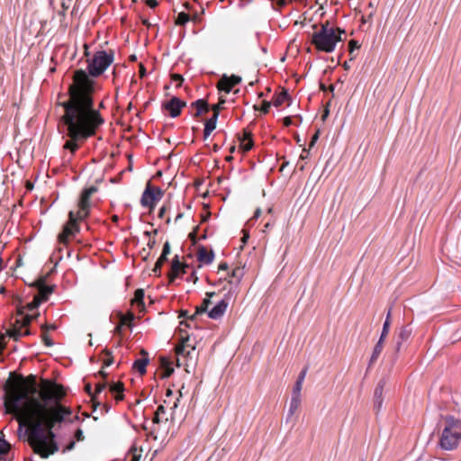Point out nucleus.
Instances as JSON below:
<instances>
[{
    "instance_id": "24",
    "label": "nucleus",
    "mask_w": 461,
    "mask_h": 461,
    "mask_svg": "<svg viewBox=\"0 0 461 461\" xmlns=\"http://www.w3.org/2000/svg\"><path fill=\"white\" fill-rule=\"evenodd\" d=\"M383 348H384V340L379 339L377 341V343L375 344V348H374L372 356L370 357L369 366H371L373 363H375L377 360V358H378L379 355L381 354Z\"/></svg>"
},
{
    "instance_id": "21",
    "label": "nucleus",
    "mask_w": 461,
    "mask_h": 461,
    "mask_svg": "<svg viewBox=\"0 0 461 461\" xmlns=\"http://www.w3.org/2000/svg\"><path fill=\"white\" fill-rule=\"evenodd\" d=\"M233 86L229 81V76L223 75L218 83V89L229 94L232 90Z\"/></svg>"
},
{
    "instance_id": "44",
    "label": "nucleus",
    "mask_w": 461,
    "mask_h": 461,
    "mask_svg": "<svg viewBox=\"0 0 461 461\" xmlns=\"http://www.w3.org/2000/svg\"><path fill=\"white\" fill-rule=\"evenodd\" d=\"M239 139L240 140H244V141H249V140H252V134L245 130L242 133V136H240Z\"/></svg>"
},
{
    "instance_id": "34",
    "label": "nucleus",
    "mask_w": 461,
    "mask_h": 461,
    "mask_svg": "<svg viewBox=\"0 0 461 461\" xmlns=\"http://www.w3.org/2000/svg\"><path fill=\"white\" fill-rule=\"evenodd\" d=\"M131 461H140L141 457V454L138 451L135 447H132L130 449Z\"/></svg>"
},
{
    "instance_id": "19",
    "label": "nucleus",
    "mask_w": 461,
    "mask_h": 461,
    "mask_svg": "<svg viewBox=\"0 0 461 461\" xmlns=\"http://www.w3.org/2000/svg\"><path fill=\"white\" fill-rule=\"evenodd\" d=\"M411 334V328L410 326H404L401 329L397 340H396V349L399 350L402 344L408 340Z\"/></svg>"
},
{
    "instance_id": "61",
    "label": "nucleus",
    "mask_w": 461,
    "mask_h": 461,
    "mask_svg": "<svg viewBox=\"0 0 461 461\" xmlns=\"http://www.w3.org/2000/svg\"><path fill=\"white\" fill-rule=\"evenodd\" d=\"M334 30L336 31V33L339 34L340 36L345 33V30L341 29V28L338 27V28H336Z\"/></svg>"
},
{
    "instance_id": "28",
    "label": "nucleus",
    "mask_w": 461,
    "mask_h": 461,
    "mask_svg": "<svg viewBox=\"0 0 461 461\" xmlns=\"http://www.w3.org/2000/svg\"><path fill=\"white\" fill-rule=\"evenodd\" d=\"M133 319H134V315H133L132 313H131V314L129 315V317H125V316L122 315V317H121V323H120V324H118V325L115 327L114 331H115L116 333H120V332H121V330H122V325L126 324V323H127V321H132Z\"/></svg>"
},
{
    "instance_id": "27",
    "label": "nucleus",
    "mask_w": 461,
    "mask_h": 461,
    "mask_svg": "<svg viewBox=\"0 0 461 461\" xmlns=\"http://www.w3.org/2000/svg\"><path fill=\"white\" fill-rule=\"evenodd\" d=\"M190 20V17H189V14L185 13V12H181L177 14L176 18V23L177 25H185V23H187Z\"/></svg>"
},
{
    "instance_id": "59",
    "label": "nucleus",
    "mask_w": 461,
    "mask_h": 461,
    "mask_svg": "<svg viewBox=\"0 0 461 461\" xmlns=\"http://www.w3.org/2000/svg\"><path fill=\"white\" fill-rule=\"evenodd\" d=\"M211 133H212L211 131H209V130L204 128V130H203V138L207 139L211 135Z\"/></svg>"
},
{
    "instance_id": "50",
    "label": "nucleus",
    "mask_w": 461,
    "mask_h": 461,
    "mask_svg": "<svg viewBox=\"0 0 461 461\" xmlns=\"http://www.w3.org/2000/svg\"><path fill=\"white\" fill-rule=\"evenodd\" d=\"M146 4L149 7L155 8L158 5V0H147Z\"/></svg>"
},
{
    "instance_id": "46",
    "label": "nucleus",
    "mask_w": 461,
    "mask_h": 461,
    "mask_svg": "<svg viewBox=\"0 0 461 461\" xmlns=\"http://www.w3.org/2000/svg\"><path fill=\"white\" fill-rule=\"evenodd\" d=\"M319 134H320V131H317L312 136V139H311V142H310V148L313 147L316 143V141L318 140L319 139Z\"/></svg>"
},
{
    "instance_id": "17",
    "label": "nucleus",
    "mask_w": 461,
    "mask_h": 461,
    "mask_svg": "<svg viewBox=\"0 0 461 461\" xmlns=\"http://www.w3.org/2000/svg\"><path fill=\"white\" fill-rule=\"evenodd\" d=\"M141 354L144 356L141 358H138L133 363V368H135L140 375H144L146 373V366L149 362L148 357V353L144 349L141 350Z\"/></svg>"
},
{
    "instance_id": "48",
    "label": "nucleus",
    "mask_w": 461,
    "mask_h": 461,
    "mask_svg": "<svg viewBox=\"0 0 461 461\" xmlns=\"http://www.w3.org/2000/svg\"><path fill=\"white\" fill-rule=\"evenodd\" d=\"M172 79L174 81H177L178 82L177 86H179L181 85V83L184 81L183 77L181 75H179V74H173L172 75Z\"/></svg>"
},
{
    "instance_id": "11",
    "label": "nucleus",
    "mask_w": 461,
    "mask_h": 461,
    "mask_svg": "<svg viewBox=\"0 0 461 461\" xmlns=\"http://www.w3.org/2000/svg\"><path fill=\"white\" fill-rule=\"evenodd\" d=\"M186 106V102L173 96L169 101L163 103L162 107L169 112L172 118L177 117L181 113L182 108Z\"/></svg>"
},
{
    "instance_id": "57",
    "label": "nucleus",
    "mask_w": 461,
    "mask_h": 461,
    "mask_svg": "<svg viewBox=\"0 0 461 461\" xmlns=\"http://www.w3.org/2000/svg\"><path fill=\"white\" fill-rule=\"evenodd\" d=\"M156 244V240L153 239H149V242H148V247L151 249H153V247L155 246Z\"/></svg>"
},
{
    "instance_id": "43",
    "label": "nucleus",
    "mask_w": 461,
    "mask_h": 461,
    "mask_svg": "<svg viewBox=\"0 0 461 461\" xmlns=\"http://www.w3.org/2000/svg\"><path fill=\"white\" fill-rule=\"evenodd\" d=\"M271 104H272V103L264 101L262 104V106H261V112L263 113H267L269 112Z\"/></svg>"
},
{
    "instance_id": "51",
    "label": "nucleus",
    "mask_w": 461,
    "mask_h": 461,
    "mask_svg": "<svg viewBox=\"0 0 461 461\" xmlns=\"http://www.w3.org/2000/svg\"><path fill=\"white\" fill-rule=\"evenodd\" d=\"M140 254L142 255L144 260H147L148 257L149 256V252L146 249H143L140 251Z\"/></svg>"
},
{
    "instance_id": "39",
    "label": "nucleus",
    "mask_w": 461,
    "mask_h": 461,
    "mask_svg": "<svg viewBox=\"0 0 461 461\" xmlns=\"http://www.w3.org/2000/svg\"><path fill=\"white\" fill-rule=\"evenodd\" d=\"M170 254V244L168 241H166L163 249L162 253L160 256H162V259H167V256Z\"/></svg>"
},
{
    "instance_id": "1",
    "label": "nucleus",
    "mask_w": 461,
    "mask_h": 461,
    "mask_svg": "<svg viewBox=\"0 0 461 461\" xmlns=\"http://www.w3.org/2000/svg\"><path fill=\"white\" fill-rule=\"evenodd\" d=\"M113 60V50H98L88 59V72L83 69L74 72L69 98L62 104L65 113L61 117L62 132L68 138L64 149H68L72 155L84 141L95 136L104 123L99 109L95 108L93 95L95 82L90 77H97L104 74Z\"/></svg>"
},
{
    "instance_id": "55",
    "label": "nucleus",
    "mask_w": 461,
    "mask_h": 461,
    "mask_svg": "<svg viewBox=\"0 0 461 461\" xmlns=\"http://www.w3.org/2000/svg\"><path fill=\"white\" fill-rule=\"evenodd\" d=\"M260 215H261V209H260V208H258V209L255 211L254 215H253V217H252V219H251V220H253V219H258V217H260Z\"/></svg>"
},
{
    "instance_id": "3",
    "label": "nucleus",
    "mask_w": 461,
    "mask_h": 461,
    "mask_svg": "<svg viewBox=\"0 0 461 461\" xmlns=\"http://www.w3.org/2000/svg\"><path fill=\"white\" fill-rule=\"evenodd\" d=\"M97 192V187L91 185L85 188L80 194L78 200V211L75 213L73 211L68 212V221L64 224L62 231L59 234V242L67 245L69 239L75 237L80 229L77 224L78 221L85 220L90 213L91 202L90 197Z\"/></svg>"
},
{
    "instance_id": "41",
    "label": "nucleus",
    "mask_w": 461,
    "mask_h": 461,
    "mask_svg": "<svg viewBox=\"0 0 461 461\" xmlns=\"http://www.w3.org/2000/svg\"><path fill=\"white\" fill-rule=\"evenodd\" d=\"M229 81L231 83V85L234 86L241 82V77L237 75H231L229 77Z\"/></svg>"
},
{
    "instance_id": "32",
    "label": "nucleus",
    "mask_w": 461,
    "mask_h": 461,
    "mask_svg": "<svg viewBox=\"0 0 461 461\" xmlns=\"http://www.w3.org/2000/svg\"><path fill=\"white\" fill-rule=\"evenodd\" d=\"M104 354L107 357L104 361V366H110L113 363V357L112 356V351L107 349V348H104L103 350Z\"/></svg>"
},
{
    "instance_id": "42",
    "label": "nucleus",
    "mask_w": 461,
    "mask_h": 461,
    "mask_svg": "<svg viewBox=\"0 0 461 461\" xmlns=\"http://www.w3.org/2000/svg\"><path fill=\"white\" fill-rule=\"evenodd\" d=\"M106 387V384H97L95 386V393H94L93 399L96 397V394L101 393Z\"/></svg>"
},
{
    "instance_id": "53",
    "label": "nucleus",
    "mask_w": 461,
    "mask_h": 461,
    "mask_svg": "<svg viewBox=\"0 0 461 461\" xmlns=\"http://www.w3.org/2000/svg\"><path fill=\"white\" fill-rule=\"evenodd\" d=\"M167 211V207L166 206H162L159 211H158V217L159 218H163L165 212Z\"/></svg>"
},
{
    "instance_id": "29",
    "label": "nucleus",
    "mask_w": 461,
    "mask_h": 461,
    "mask_svg": "<svg viewBox=\"0 0 461 461\" xmlns=\"http://www.w3.org/2000/svg\"><path fill=\"white\" fill-rule=\"evenodd\" d=\"M42 333H41V339L44 342V344L47 347H52L54 345L52 339L50 338V336L46 332V325L41 326Z\"/></svg>"
},
{
    "instance_id": "35",
    "label": "nucleus",
    "mask_w": 461,
    "mask_h": 461,
    "mask_svg": "<svg viewBox=\"0 0 461 461\" xmlns=\"http://www.w3.org/2000/svg\"><path fill=\"white\" fill-rule=\"evenodd\" d=\"M176 352L178 356H189L190 350H186V347L185 344L179 345L176 348Z\"/></svg>"
},
{
    "instance_id": "31",
    "label": "nucleus",
    "mask_w": 461,
    "mask_h": 461,
    "mask_svg": "<svg viewBox=\"0 0 461 461\" xmlns=\"http://www.w3.org/2000/svg\"><path fill=\"white\" fill-rule=\"evenodd\" d=\"M144 291L143 289H137L134 293V302L138 304L144 305Z\"/></svg>"
},
{
    "instance_id": "47",
    "label": "nucleus",
    "mask_w": 461,
    "mask_h": 461,
    "mask_svg": "<svg viewBox=\"0 0 461 461\" xmlns=\"http://www.w3.org/2000/svg\"><path fill=\"white\" fill-rule=\"evenodd\" d=\"M75 438H77V440L80 441V440H83L84 439V434H83V430L81 429H77L75 432Z\"/></svg>"
},
{
    "instance_id": "15",
    "label": "nucleus",
    "mask_w": 461,
    "mask_h": 461,
    "mask_svg": "<svg viewBox=\"0 0 461 461\" xmlns=\"http://www.w3.org/2000/svg\"><path fill=\"white\" fill-rule=\"evenodd\" d=\"M197 259L201 263H203L205 265H209L214 259V252L212 250L208 251L205 247L201 246L198 249Z\"/></svg>"
},
{
    "instance_id": "13",
    "label": "nucleus",
    "mask_w": 461,
    "mask_h": 461,
    "mask_svg": "<svg viewBox=\"0 0 461 461\" xmlns=\"http://www.w3.org/2000/svg\"><path fill=\"white\" fill-rule=\"evenodd\" d=\"M188 267L187 265H184L179 260L178 255H176L171 262V278L170 282L172 283L175 278L178 277L181 274L185 273V268Z\"/></svg>"
},
{
    "instance_id": "7",
    "label": "nucleus",
    "mask_w": 461,
    "mask_h": 461,
    "mask_svg": "<svg viewBox=\"0 0 461 461\" xmlns=\"http://www.w3.org/2000/svg\"><path fill=\"white\" fill-rule=\"evenodd\" d=\"M32 383L31 386L22 391L18 390L19 394H24L27 398H35L45 402L46 406H50V403H53V406L60 405L59 402L66 395L65 389L61 384L53 383L49 393L46 391H39L34 376L32 375Z\"/></svg>"
},
{
    "instance_id": "26",
    "label": "nucleus",
    "mask_w": 461,
    "mask_h": 461,
    "mask_svg": "<svg viewBox=\"0 0 461 461\" xmlns=\"http://www.w3.org/2000/svg\"><path fill=\"white\" fill-rule=\"evenodd\" d=\"M162 366H163V372H162L161 377L162 378L169 377L173 374L174 368L171 366L170 363L166 358L162 359Z\"/></svg>"
},
{
    "instance_id": "9",
    "label": "nucleus",
    "mask_w": 461,
    "mask_h": 461,
    "mask_svg": "<svg viewBox=\"0 0 461 461\" xmlns=\"http://www.w3.org/2000/svg\"><path fill=\"white\" fill-rule=\"evenodd\" d=\"M163 194L164 193L160 188H152L149 184L141 195L140 203L143 207L152 209L155 206V203L159 201Z\"/></svg>"
},
{
    "instance_id": "52",
    "label": "nucleus",
    "mask_w": 461,
    "mask_h": 461,
    "mask_svg": "<svg viewBox=\"0 0 461 461\" xmlns=\"http://www.w3.org/2000/svg\"><path fill=\"white\" fill-rule=\"evenodd\" d=\"M75 447V442L74 441H71L65 448H64V452L66 451H70L74 448Z\"/></svg>"
},
{
    "instance_id": "54",
    "label": "nucleus",
    "mask_w": 461,
    "mask_h": 461,
    "mask_svg": "<svg viewBox=\"0 0 461 461\" xmlns=\"http://www.w3.org/2000/svg\"><path fill=\"white\" fill-rule=\"evenodd\" d=\"M229 268V266L226 262H221L219 265V270H227Z\"/></svg>"
},
{
    "instance_id": "16",
    "label": "nucleus",
    "mask_w": 461,
    "mask_h": 461,
    "mask_svg": "<svg viewBox=\"0 0 461 461\" xmlns=\"http://www.w3.org/2000/svg\"><path fill=\"white\" fill-rule=\"evenodd\" d=\"M215 295L214 292L206 293L207 298H204L202 304L195 309V312L190 317L191 321H194L197 315L203 314L207 312L208 306L211 304L210 298Z\"/></svg>"
},
{
    "instance_id": "25",
    "label": "nucleus",
    "mask_w": 461,
    "mask_h": 461,
    "mask_svg": "<svg viewBox=\"0 0 461 461\" xmlns=\"http://www.w3.org/2000/svg\"><path fill=\"white\" fill-rule=\"evenodd\" d=\"M218 117H219V113L216 110V111H214L212 116L205 122L204 128L212 132L216 128Z\"/></svg>"
},
{
    "instance_id": "12",
    "label": "nucleus",
    "mask_w": 461,
    "mask_h": 461,
    "mask_svg": "<svg viewBox=\"0 0 461 461\" xmlns=\"http://www.w3.org/2000/svg\"><path fill=\"white\" fill-rule=\"evenodd\" d=\"M229 305V303L227 299L223 298L220 302L216 303L209 312H208V317L212 320H219L221 318Z\"/></svg>"
},
{
    "instance_id": "49",
    "label": "nucleus",
    "mask_w": 461,
    "mask_h": 461,
    "mask_svg": "<svg viewBox=\"0 0 461 461\" xmlns=\"http://www.w3.org/2000/svg\"><path fill=\"white\" fill-rule=\"evenodd\" d=\"M23 322L22 325L23 326V336H29L31 334L29 329H27V326L29 324H25V321L23 319Z\"/></svg>"
},
{
    "instance_id": "40",
    "label": "nucleus",
    "mask_w": 461,
    "mask_h": 461,
    "mask_svg": "<svg viewBox=\"0 0 461 461\" xmlns=\"http://www.w3.org/2000/svg\"><path fill=\"white\" fill-rule=\"evenodd\" d=\"M302 387H303V384H301L300 382H295L294 388H293L292 394L301 396Z\"/></svg>"
},
{
    "instance_id": "62",
    "label": "nucleus",
    "mask_w": 461,
    "mask_h": 461,
    "mask_svg": "<svg viewBox=\"0 0 461 461\" xmlns=\"http://www.w3.org/2000/svg\"><path fill=\"white\" fill-rule=\"evenodd\" d=\"M140 75L141 77H143L146 75L145 68L142 65L140 66Z\"/></svg>"
},
{
    "instance_id": "37",
    "label": "nucleus",
    "mask_w": 461,
    "mask_h": 461,
    "mask_svg": "<svg viewBox=\"0 0 461 461\" xmlns=\"http://www.w3.org/2000/svg\"><path fill=\"white\" fill-rule=\"evenodd\" d=\"M240 147L244 152L250 150L253 147V140H249V141H244V140H240Z\"/></svg>"
},
{
    "instance_id": "60",
    "label": "nucleus",
    "mask_w": 461,
    "mask_h": 461,
    "mask_svg": "<svg viewBox=\"0 0 461 461\" xmlns=\"http://www.w3.org/2000/svg\"><path fill=\"white\" fill-rule=\"evenodd\" d=\"M86 392L88 393L92 397L94 396L91 391V385L89 384H86Z\"/></svg>"
},
{
    "instance_id": "23",
    "label": "nucleus",
    "mask_w": 461,
    "mask_h": 461,
    "mask_svg": "<svg viewBox=\"0 0 461 461\" xmlns=\"http://www.w3.org/2000/svg\"><path fill=\"white\" fill-rule=\"evenodd\" d=\"M300 403H301V396L292 394L289 411H288V417H292L294 414L296 410L299 408Z\"/></svg>"
},
{
    "instance_id": "6",
    "label": "nucleus",
    "mask_w": 461,
    "mask_h": 461,
    "mask_svg": "<svg viewBox=\"0 0 461 461\" xmlns=\"http://www.w3.org/2000/svg\"><path fill=\"white\" fill-rule=\"evenodd\" d=\"M444 427L441 431L438 447L446 451L456 449L461 442V420L452 415H441Z\"/></svg>"
},
{
    "instance_id": "20",
    "label": "nucleus",
    "mask_w": 461,
    "mask_h": 461,
    "mask_svg": "<svg viewBox=\"0 0 461 461\" xmlns=\"http://www.w3.org/2000/svg\"><path fill=\"white\" fill-rule=\"evenodd\" d=\"M110 391L112 393L115 394V398L117 401H122L124 397V386L122 383L117 382L110 384Z\"/></svg>"
},
{
    "instance_id": "10",
    "label": "nucleus",
    "mask_w": 461,
    "mask_h": 461,
    "mask_svg": "<svg viewBox=\"0 0 461 461\" xmlns=\"http://www.w3.org/2000/svg\"><path fill=\"white\" fill-rule=\"evenodd\" d=\"M23 326L22 325V321L17 320L16 322L6 330L5 334L2 338H0V355L2 354L5 348V336L9 337L10 339H13L14 340H18L20 338L23 337Z\"/></svg>"
},
{
    "instance_id": "63",
    "label": "nucleus",
    "mask_w": 461,
    "mask_h": 461,
    "mask_svg": "<svg viewBox=\"0 0 461 461\" xmlns=\"http://www.w3.org/2000/svg\"><path fill=\"white\" fill-rule=\"evenodd\" d=\"M56 329H57V326H56L55 324H51V325H50V326H47V325H46V331H47L48 330H56Z\"/></svg>"
},
{
    "instance_id": "38",
    "label": "nucleus",
    "mask_w": 461,
    "mask_h": 461,
    "mask_svg": "<svg viewBox=\"0 0 461 461\" xmlns=\"http://www.w3.org/2000/svg\"><path fill=\"white\" fill-rule=\"evenodd\" d=\"M348 48H349V53L351 56H353V52L355 50H358L360 48V45L358 44V42L355 40H351L349 42H348ZM353 59V57H351L350 60Z\"/></svg>"
},
{
    "instance_id": "2",
    "label": "nucleus",
    "mask_w": 461,
    "mask_h": 461,
    "mask_svg": "<svg viewBox=\"0 0 461 461\" xmlns=\"http://www.w3.org/2000/svg\"><path fill=\"white\" fill-rule=\"evenodd\" d=\"M7 402V412L14 413L18 420V438L28 436L29 444L34 453L42 458H48L50 453L47 450L45 402L19 394L15 388L9 393Z\"/></svg>"
},
{
    "instance_id": "56",
    "label": "nucleus",
    "mask_w": 461,
    "mask_h": 461,
    "mask_svg": "<svg viewBox=\"0 0 461 461\" xmlns=\"http://www.w3.org/2000/svg\"><path fill=\"white\" fill-rule=\"evenodd\" d=\"M249 238V233H248L247 231H244V235H243V237L241 238V242H242L243 244L247 243V241H248Z\"/></svg>"
},
{
    "instance_id": "58",
    "label": "nucleus",
    "mask_w": 461,
    "mask_h": 461,
    "mask_svg": "<svg viewBox=\"0 0 461 461\" xmlns=\"http://www.w3.org/2000/svg\"><path fill=\"white\" fill-rule=\"evenodd\" d=\"M224 102H225V101H224L223 99H221H221H220V104L213 107V112H214V111H216V110L219 112V110L221 109V105Z\"/></svg>"
},
{
    "instance_id": "5",
    "label": "nucleus",
    "mask_w": 461,
    "mask_h": 461,
    "mask_svg": "<svg viewBox=\"0 0 461 461\" xmlns=\"http://www.w3.org/2000/svg\"><path fill=\"white\" fill-rule=\"evenodd\" d=\"M71 415V410L63 405L46 406V438L48 453L53 455L59 450L55 441L56 434L53 429L57 424H61Z\"/></svg>"
},
{
    "instance_id": "4",
    "label": "nucleus",
    "mask_w": 461,
    "mask_h": 461,
    "mask_svg": "<svg viewBox=\"0 0 461 461\" xmlns=\"http://www.w3.org/2000/svg\"><path fill=\"white\" fill-rule=\"evenodd\" d=\"M32 286L37 290V294L34 295L32 302L28 303L25 306H22V301L19 297H16L14 301V303H17V314L22 316L25 321V324H30L39 313H25L24 311L26 310L30 312L36 311L40 304L47 301L53 292V286L47 285L45 277L43 276L36 279L32 284Z\"/></svg>"
},
{
    "instance_id": "30",
    "label": "nucleus",
    "mask_w": 461,
    "mask_h": 461,
    "mask_svg": "<svg viewBox=\"0 0 461 461\" xmlns=\"http://www.w3.org/2000/svg\"><path fill=\"white\" fill-rule=\"evenodd\" d=\"M166 408L163 405H159L155 412L153 422L158 424L161 421V416L165 414Z\"/></svg>"
},
{
    "instance_id": "8",
    "label": "nucleus",
    "mask_w": 461,
    "mask_h": 461,
    "mask_svg": "<svg viewBox=\"0 0 461 461\" xmlns=\"http://www.w3.org/2000/svg\"><path fill=\"white\" fill-rule=\"evenodd\" d=\"M342 41V37L336 33L334 28L330 27L329 22L322 23L320 31L314 32L312 36V44L318 51L325 53L333 52L337 43Z\"/></svg>"
},
{
    "instance_id": "22",
    "label": "nucleus",
    "mask_w": 461,
    "mask_h": 461,
    "mask_svg": "<svg viewBox=\"0 0 461 461\" xmlns=\"http://www.w3.org/2000/svg\"><path fill=\"white\" fill-rule=\"evenodd\" d=\"M290 98L289 94L286 90H282L279 94L274 96L272 104L276 107L281 106L285 101Z\"/></svg>"
},
{
    "instance_id": "64",
    "label": "nucleus",
    "mask_w": 461,
    "mask_h": 461,
    "mask_svg": "<svg viewBox=\"0 0 461 461\" xmlns=\"http://www.w3.org/2000/svg\"><path fill=\"white\" fill-rule=\"evenodd\" d=\"M98 374L101 376H103L104 378H105L107 376V373H105L104 370H100Z\"/></svg>"
},
{
    "instance_id": "45",
    "label": "nucleus",
    "mask_w": 461,
    "mask_h": 461,
    "mask_svg": "<svg viewBox=\"0 0 461 461\" xmlns=\"http://www.w3.org/2000/svg\"><path fill=\"white\" fill-rule=\"evenodd\" d=\"M306 373H307V368L303 369V370L300 372V374H299V375H298V377H297L296 382H300L301 384H303V381H304V378H305Z\"/></svg>"
},
{
    "instance_id": "36",
    "label": "nucleus",
    "mask_w": 461,
    "mask_h": 461,
    "mask_svg": "<svg viewBox=\"0 0 461 461\" xmlns=\"http://www.w3.org/2000/svg\"><path fill=\"white\" fill-rule=\"evenodd\" d=\"M389 329H390V321H384V325H383L382 333H381L379 339L384 340V339L388 335Z\"/></svg>"
},
{
    "instance_id": "18",
    "label": "nucleus",
    "mask_w": 461,
    "mask_h": 461,
    "mask_svg": "<svg viewBox=\"0 0 461 461\" xmlns=\"http://www.w3.org/2000/svg\"><path fill=\"white\" fill-rule=\"evenodd\" d=\"M192 108H195V113H194V117H198L201 114L207 113L209 111V104L204 99H198L195 102L191 104Z\"/></svg>"
},
{
    "instance_id": "33",
    "label": "nucleus",
    "mask_w": 461,
    "mask_h": 461,
    "mask_svg": "<svg viewBox=\"0 0 461 461\" xmlns=\"http://www.w3.org/2000/svg\"><path fill=\"white\" fill-rule=\"evenodd\" d=\"M167 259H162V256H160L158 260L156 261L155 265H154V267L152 269V272L155 274V275H158L160 273V269L163 266V264L167 261Z\"/></svg>"
},
{
    "instance_id": "14",
    "label": "nucleus",
    "mask_w": 461,
    "mask_h": 461,
    "mask_svg": "<svg viewBox=\"0 0 461 461\" xmlns=\"http://www.w3.org/2000/svg\"><path fill=\"white\" fill-rule=\"evenodd\" d=\"M385 385L384 380H380L375 386V392H374V408L378 412L381 411L383 406V393L384 388Z\"/></svg>"
}]
</instances>
